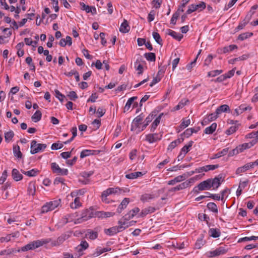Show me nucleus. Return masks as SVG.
<instances>
[{"mask_svg": "<svg viewBox=\"0 0 258 258\" xmlns=\"http://www.w3.org/2000/svg\"><path fill=\"white\" fill-rule=\"evenodd\" d=\"M144 115L143 113L140 114L139 115L137 116L136 117L134 118L133 120V123L137 127H138L139 124H140L141 121L143 120L144 118Z\"/></svg>", "mask_w": 258, "mask_h": 258, "instance_id": "nucleus-32", "label": "nucleus"}, {"mask_svg": "<svg viewBox=\"0 0 258 258\" xmlns=\"http://www.w3.org/2000/svg\"><path fill=\"white\" fill-rule=\"evenodd\" d=\"M138 99L137 96H134L128 99L125 105L124 108V112H125L126 111H128L131 106V105L133 103L134 101Z\"/></svg>", "mask_w": 258, "mask_h": 258, "instance_id": "nucleus-25", "label": "nucleus"}, {"mask_svg": "<svg viewBox=\"0 0 258 258\" xmlns=\"http://www.w3.org/2000/svg\"><path fill=\"white\" fill-rule=\"evenodd\" d=\"M180 14V13L179 12L176 11V12L175 13H174L172 15V17L170 20V23L172 24H173V25H175L176 20L178 19V17H179Z\"/></svg>", "mask_w": 258, "mask_h": 258, "instance_id": "nucleus-50", "label": "nucleus"}, {"mask_svg": "<svg viewBox=\"0 0 258 258\" xmlns=\"http://www.w3.org/2000/svg\"><path fill=\"white\" fill-rule=\"evenodd\" d=\"M167 34L172 36L175 39L180 41L183 37V35L170 29H168Z\"/></svg>", "mask_w": 258, "mask_h": 258, "instance_id": "nucleus-16", "label": "nucleus"}, {"mask_svg": "<svg viewBox=\"0 0 258 258\" xmlns=\"http://www.w3.org/2000/svg\"><path fill=\"white\" fill-rule=\"evenodd\" d=\"M229 151L228 148L223 149L221 151L218 152L214 155V157L213 158H219L223 156L226 155Z\"/></svg>", "mask_w": 258, "mask_h": 258, "instance_id": "nucleus-39", "label": "nucleus"}, {"mask_svg": "<svg viewBox=\"0 0 258 258\" xmlns=\"http://www.w3.org/2000/svg\"><path fill=\"white\" fill-rule=\"evenodd\" d=\"M149 97H150V95H145L141 99V100L140 101V108L138 109L137 110V111H136L137 113L138 112H139L140 111V110L141 109V107H142V106L143 105V103L146 102L149 98Z\"/></svg>", "mask_w": 258, "mask_h": 258, "instance_id": "nucleus-59", "label": "nucleus"}, {"mask_svg": "<svg viewBox=\"0 0 258 258\" xmlns=\"http://www.w3.org/2000/svg\"><path fill=\"white\" fill-rule=\"evenodd\" d=\"M42 116V113L40 110H37L35 113L32 116L31 119L35 122L39 121Z\"/></svg>", "mask_w": 258, "mask_h": 258, "instance_id": "nucleus-34", "label": "nucleus"}, {"mask_svg": "<svg viewBox=\"0 0 258 258\" xmlns=\"http://www.w3.org/2000/svg\"><path fill=\"white\" fill-rule=\"evenodd\" d=\"M253 35L252 32H245L240 34L238 37V39L243 41Z\"/></svg>", "mask_w": 258, "mask_h": 258, "instance_id": "nucleus-41", "label": "nucleus"}, {"mask_svg": "<svg viewBox=\"0 0 258 258\" xmlns=\"http://www.w3.org/2000/svg\"><path fill=\"white\" fill-rule=\"evenodd\" d=\"M187 185L188 183L186 182H183L180 184L177 185L174 187L171 188L169 190V191L170 192L176 191L179 190L180 189L185 188Z\"/></svg>", "mask_w": 258, "mask_h": 258, "instance_id": "nucleus-33", "label": "nucleus"}, {"mask_svg": "<svg viewBox=\"0 0 258 258\" xmlns=\"http://www.w3.org/2000/svg\"><path fill=\"white\" fill-rule=\"evenodd\" d=\"M142 61V58H138L135 62V68L137 71H138V74L141 75L143 72V67L141 63Z\"/></svg>", "mask_w": 258, "mask_h": 258, "instance_id": "nucleus-20", "label": "nucleus"}, {"mask_svg": "<svg viewBox=\"0 0 258 258\" xmlns=\"http://www.w3.org/2000/svg\"><path fill=\"white\" fill-rule=\"evenodd\" d=\"M122 192V189L119 188H109L106 190H104L102 194H120Z\"/></svg>", "mask_w": 258, "mask_h": 258, "instance_id": "nucleus-30", "label": "nucleus"}, {"mask_svg": "<svg viewBox=\"0 0 258 258\" xmlns=\"http://www.w3.org/2000/svg\"><path fill=\"white\" fill-rule=\"evenodd\" d=\"M237 128H238L237 126H236V125L231 126L228 130H227L226 131L225 133L227 135H230L234 133V132H235L236 131V130H237Z\"/></svg>", "mask_w": 258, "mask_h": 258, "instance_id": "nucleus-55", "label": "nucleus"}, {"mask_svg": "<svg viewBox=\"0 0 258 258\" xmlns=\"http://www.w3.org/2000/svg\"><path fill=\"white\" fill-rule=\"evenodd\" d=\"M163 113L160 114L153 121L151 127V131L154 132L160 122Z\"/></svg>", "mask_w": 258, "mask_h": 258, "instance_id": "nucleus-27", "label": "nucleus"}, {"mask_svg": "<svg viewBox=\"0 0 258 258\" xmlns=\"http://www.w3.org/2000/svg\"><path fill=\"white\" fill-rule=\"evenodd\" d=\"M92 217H94L93 209L91 208L89 209H85L82 211L81 217L75 220L74 223H81Z\"/></svg>", "mask_w": 258, "mask_h": 258, "instance_id": "nucleus-4", "label": "nucleus"}, {"mask_svg": "<svg viewBox=\"0 0 258 258\" xmlns=\"http://www.w3.org/2000/svg\"><path fill=\"white\" fill-rule=\"evenodd\" d=\"M193 144V141H189L187 145H186L182 147L180 152H182L184 155H186L189 151L190 148L192 147Z\"/></svg>", "mask_w": 258, "mask_h": 258, "instance_id": "nucleus-31", "label": "nucleus"}, {"mask_svg": "<svg viewBox=\"0 0 258 258\" xmlns=\"http://www.w3.org/2000/svg\"><path fill=\"white\" fill-rule=\"evenodd\" d=\"M216 127L217 123L215 122L213 123L210 126H208L205 129L204 133L206 134H212L215 132Z\"/></svg>", "mask_w": 258, "mask_h": 258, "instance_id": "nucleus-26", "label": "nucleus"}, {"mask_svg": "<svg viewBox=\"0 0 258 258\" xmlns=\"http://www.w3.org/2000/svg\"><path fill=\"white\" fill-rule=\"evenodd\" d=\"M201 51V50H200L196 58L194 59V61H191L190 63H189L186 65V68L188 70L190 71L195 66L197 58H198L199 55L200 54Z\"/></svg>", "mask_w": 258, "mask_h": 258, "instance_id": "nucleus-53", "label": "nucleus"}, {"mask_svg": "<svg viewBox=\"0 0 258 258\" xmlns=\"http://www.w3.org/2000/svg\"><path fill=\"white\" fill-rule=\"evenodd\" d=\"M258 240V236H252L249 237H245L243 238H241L238 240V242H243V241H250V240Z\"/></svg>", "mask_w": 258, "mask_h": 258, "instance_id": "nucleus-52", "label": "nucleus"}, {"mask_svg": "<svg viewBox=\"0 0 258 258\" xmlns=\"http://www.w3.org/2000/svg\"><path fill=\"white\" fill-rule=\"evenodd\" d=\"M47 145L45 144H39L35 140H32L31 143V151L32 154H35L38 152L43 151L46 148Z\"/></svg>", "mask_w": 258, "mask_h": 258, "instance_id": "nucleus-5", "label": "nucleus"}, {"mask_svg": "<svg viewBox=\"0 0 258 258\" xmlns=\"http://www.w3.org/2000/svg\"><path fill=\"white\" fill-rule=\"evenodd\" d=\"M223 72V70H214L208 73V77H214L216 76H218L221 74Z\"/></svg>", "mask_w": 258, "mask_h": 258, "instance_id": "nucleus-51", "label": "nucleus"}, {"mask_svg": "<svg viewBox=\"0 0 258 258\" xmlns=\"http://www.w3.org/2000/svg\"><path fill=\"white\" fill-rule=\"evenodd\" d=\"M134 221H128L126 220H123V218H121L118 222V227H120V231H123L125 229L129 227L131 225H132V223H134Z\"/></svg>", "mask_w": 258, "mask_h": 258, "instance_id": "nucleus-9", "label": "nucleus"}, {"mask_svg": "<svg viewBox=\"0 0 258 258\" xmlns=\"http://www.w3.org/2000/svg\"><path fill=\"white\" fill-rule=\"evenodd\" d=\"M68 96L69 97L70 99L73 101L76 100L78 98L77 93L73 91H70L68 94Z\"/></svg>", "mask_w": 258, "mask_h": 258, "instance_id": "nucleus-58", "label": "nucleus"}, {"mask_svg": "<svg viewBox=\"0 0 258 258\" xmlns=\"http://www.w3.org/2000/svg\"><path fill=\"white\" fill-rule=\"evenodd\" d=\"M162 3V0H153L152 4L156 9H159Z\"/></svg>", "mask_w": 258, "mask_h": 258, "instance_id": "nucleus-64", "label": "nucleus"}, {"mask_svg": "<svg viewBox=\"0 0 258 258\" xmlns=\"http://www.w3.org/2000/svg\"><path fill=\"white\" fill-rule=\"evenodd\" d=\"M80 5L81 7V10L83 11H85L86 13H89L91 11V7L86 5L84 3L80 2Z\"/></svg>", "mask_w": 258, "mask_h": 258, "instance_id": "nucleus-56", "label": "nucleus"}, {"mask_svg": "<svg viewBox=\"0 0 258 258\" xmlns=\"http://www.w3.org/2000/svg\"><path fill=\"white\" fill-rule=\"evenodd\" d=\"M144 56L147 60L150 61H155L156 60V55L153 52L145 53Z\"/></svg>", "mask_w": 258, "mask_h": 258, "instance_id": "nucleus-35", "label": "nucleus"}, {"mask_svg": "<svg viewBox=\"0 0 258 258\" xmlns=\"http://www.w3.org/2000/svg\"><path fill=\"white\" fill-rule=\"evenodd\" d=\"M227 252V250L222 247H220L215 250L210 251L206 252V255L208 257H214L221 254H224Z\"/></svg>", "mask_w": 258, "mask_h": 258, "instance_id": "nucleus-7", "label": "nucleus"}, {"mask_svg": "<svg viewBox=\"0 0 258 258\" xmlns=\"http://www.w3.org/2000/svg\"><path fill=\"white\" fill-rule=\"evenodd\" d=\"M207 208L211 211L217 213L218 208L217 205L214 203H209L207 204Z\"/></svg>", "mask_w": 258, "mask_h": 258, "instance_id": "nucleus-46", "label": "nucleus"}, {"mask_svg": "<svg viewBox=\"0 0 258 258\" xmlns=\"http://www.w3.org/2000/svg\"><path fill=\"white\" fill-rule=\"evenodd\" d=\"M110 250L111 248L109 247L101 248L100 247H98L92 254V256L93 257H96L105 252H108Z\"/></svg>", "mask_w": 258, "mask_h": 258, "instance_id": "nucleus-13", "label": "nucleus"}, {"mask_svg": "<svg viewBox=\"0 0 258 258\" xmlns=\"http://www.w3.org/2000/svg\"><path fill=\"white\" fill-rule=\"evenodd\" d=\"M184 140L183 138L181 139H178L172 142L168 146L167 148L168 150H172L173 149H174L178 144L182 143Z\"/></svg>", "mask_w": 258, "mask_h": 258, "instance_id": "nucleus-21", "label": "nucleus"}, {"mask_svg": "<svg viewBox=\"0 0 258 258\" xmlns=\"http://www.w3.org/2000/svg\"><path fill=\"white\" fill-rule=\"evenodd\" d=\"M88 247L89 244L86 241H82L81 243L76 247V249L78 252H81L86 249Z\"/></svg>", "mask_w": 258, "mask_h": 258, "instance_id": "nucleus-28", "label": "nucleus"}, {"mask_svg": "<svg viewBox=\"0 0 258 258\" xmlns=\"http://www.w3.org/2000/svg\"><path fill=\"white\" fill-rule=\"evenodd\" d=\"M120 229V227H119L118 226H116L107 229H105L104 232L106 234L108 235L112 236L116 234V233L119 232H121Z\"/></svg>", "mask_w": 258, "mask_h": 258, "instance_id": "nucleus-12", "label": "nucleus"}, {"mask_svg": "<svg viewBox=\"0 0 258 258\" xmlns=\"http://www.w3.org/2000/svg\"><path fill=\"white\" fill-rule=\"evenodd\" d=\"M156 209L153 207H148L143 209L141 212L139 214V216L141 217H144L150 213H153L156 211Z\"/></svg>", "mask_w": 258, "mask_h": 258, "instance_id": "nucleus-14", "label": "nucleus"}, {"mask_svg": "<svg viewBox=\"0 0 258 258\" xmlns=\"http://www.w3.org/2000/svg\"><path fill=\"white\" fill-rule=\"evenodd\" d=\"M55 93L56 94V97L58 98V99L62 102L64 99L66 98L65 96L62 95L58 90H55Z\"/></svg>", "mask_w": 258, "mask_h": 258, "instance_id": "nucleus-62", "label": "nucleus"}, {"mask_svg": "<svg viewBox=\"0 0 258 258\" xmlns=\"http://www.w3.org/2000/svg\"><path fill=\"white\" fill-rule=\"evenodd\" d=\"M218 117V115L217 114L216 112L215 113H212L210 114L206 118H205L203 121L202 122V124L204 125V123L205 122L206 123L212 121L213 120H215Z\"/></svg>", "mask_w": 258, "mask_h": 258, "instance_id": "nucleus-22", "label": "nucleus"}, {"mask_svg": "<svg viewBox=\"0 0 258 258\" xmlns=\"http://www.w3.org/2000/svg\"><path fill=\"white\" fill-rule=\"evenodd\" d=\"M15 250L16 249H5V250H2L0 252V255H5V254L10 255L13 252H17V251H15Z\"/></svg>", "mask_w": 258, "mask_h": 258, "instance_id": "nucleus-57", "label": "nucleus"}, {"mask_svg": "<svg viewBox=\"0 0 258 258\" xmlns=\"http://www.w3.org/2000/svg\"><path fill=\"white\" fill-rule=\"evenodd\" d=\"M14 237V235H12L11 234L7 235L6 237H2L0 238V242L3 243L5 242H8L11 240V237Z\"/></svg>", "mask_w": 258, "mask_h": 258, "instance_id": "nucleus-61", "label": "nucleus"}, {"mask_svg": "<svg viewBox=\"0 0 258 258\" xmlns=\"http://www.w3.org/2000/svg\"><path fill=\"white\" fill-rule=\"evenodd\" d=\"M51 168L53 173L60 175H67L68 174V170L67 169H61L58 165L55 162L51 164Z\"/></svg>", "mask_w": 258, "mask_h": 258, "instance_id": "nucleus-6", "label": "nucleus"}, {"mask_svg": "<svg viewBox=\"0 0 258 258\" xmlns=\"http://www.w3.org/2000/svg\"><path fill=\"white\" fill-rule=\"evenodd\" d=\"M247 185V181H242L239 183L238 188L237 189L236 194H241L243 189L245 188Z\"/></svg>", "mask_w": 258, "mask_h": 258, "instance_id": "nucleus-44", "label": "nucleus"}, {"mask_svg": "<svg viewBox=\"0 0 258 258\" xmlns=\"http://www.w3.org/2000/svg\"><path fill=\"white\" fill-rule=\"evenodd\" d=\"M13 151L15 157L18 159H20L22 157V154L20 151V147L18 145L14 146Z\"/></svg>", "mask_w": 258, "mask_h": 258, "instance_id": "nucleus-29", "label": "nucleus"}, {"mask_svg": "<svg viewBox=\"0 0 258 258\" xmlns=\"http://www.w3.org/2000/svg\"><path fill=\"white\" fill-rule=\"evenodd\" d=\"M237 48V46L236 45H230L229 46H227L223 48V49H222V52L223 53H226L230 52L234 50V49H236Z\"/></svg>", "mask_w": 258, "mask_h": 258, "instance_id": "nucleus-38", "label": "nucleus"}, {"mask_svg": "<svg viewBox=\"0 0 258 258\" xmlns=\"http://www.w3.org/2000/svg\"><path fill=\"white\" fill-rule=\"evenodd\" d=\"M188 102H189L188 100H185L184 101L182 100L181 101L179 102V103L178 104V105H177L176 106H175V107L174 108V110H179L180 109L182 108Z\"/></svg>", "mask_w": 258, "mask_h": 258, "instance_id": "nucleus-48", "label": "nucleus"}, {"mask_svg": "<svg viewBox=\"0 0 258 258\" xmlns=\"http://www.w3.org/2000/svg\"><path fill=\"white\" fill-rule=\"evenodd\" d=\"M130 27L128 24V22L126 20H124L123 22L120 25L119 31L120 32L125 33L130 31Z\"/></svg>", "mask_w": 258, "mask_h": 258, "instance_id": "nucleus-17", "label": "nucleus"}, {"mask_svg": "<svg viewBox=\"0 0 258 258\" xmlns=\"http://www.w3.org/2000/svg\"><path fill=\"white\" fill-rule=\"evenodd\" d=\"M100 151L98 150H84L81 152L80 158L82 159L90 155H96Z\"/></svg>", "mask_w": 258, "mask_h": 258, "instance_id": "nucleus-11", "label": "nucleus"}, {"mask_svg": "<svg viewBox=\"0 0 258 258\" xmlns=\"http://www.w3.org/2000/svg\"><path fill=\"white\" fill-rule=\"evenodd\" d=\"M14 133L12 131L5 133V139L6 142L9 143L14 137Z\"/></svg>", "mask_w": 258, "mask_h": 258, "instance_id": "nucleus-40", "label": "nucleus"}, {"mask_svg": "<svg viewBox=\"0 0 258 258\" xmlns=\"http://www.w3.org/2000/svg\"><path fill=\"white\" fill-rule=\"evenodd\" d=\"M63 147V144L59 143H54L52 144L51 148L52 150H58Z\"/></svg>", "mask_w": 258, "mask_h": 258, "instance_id": "nucleus-63", "label": "nucleus"}, {"mask_svg": "<svg viewBox=\"0 0 258 258\" xmlns=\"http://www.w3.org/2000/svg\"><path fill=\"white\" fill-rule=\"evenodd\" d=\"M257 140H253L249 143H243L238 146L240 152H242L245 149H249L253 146L256 142Z\"/></svg>", "mask_w": 258, "mask_h": 258, "instance_id": "nucleus-10", "label": "nucleus"}, {"mask_svg": "<svg viewBox=\"0 0 258 258\" xmlns=\"http://www.w3.org/2000/svg\"><path fill=\"white\" fill-rule=\"evenodd\" d=\"M230 111V108L228 105L224 104L218 107L216 110V113L218 115L223 112H226Z\"/></svg>", "mask_w": 258, "mask_h": 258, "instance_id": "nucleus-19", "label": "nucleus"}, {"mask_svg": "<svg viewBox=\"0 0 258 258\" xmlns=\"http://www.w3.org/2000/svg\"><path fill=\"white\" fill-rule=\"evenodd\" d=\"M219 167V165H208L205 166H203V168H204V171L205 172H207L209 170H213Z\"/></svg>", "mask_w": 258, "mask_h": 258, "instance_id": "nucleus-47", "label": "nucleus"}, {"mask_svg": "<svg viewBox=\"0 0 258 258\" xmlns=\"http://www.w3.org/2000/svg\"><path fill=\"white\" fill-rule=\"evenodd\" d=\"M46 241H45L43 239L41 240H37L35 241H33L29 242L27 245L22 247L21 249H16L15 251L20 252V251H26L30 250H34L37 248H38L44 244L46 243Z\"/></svg>", "mask_w": 258, "mask_h": 258, "instance_id": "nucleus-3", "label": "nucleus"}, {"mask_svg": "<svg viewBox=\"0 0 258 258\" xmlns=\"http://www.w3.org/2000/svg\"><path fill=\"white\" fill-rule=\"evenodd\" d=\"M152 35L156 42L161 46H162L163 44L162 39H161L159 34L157 32H153Z\"/></svg>", "mask_w": 258, "mask_h": 258, "instance_id": "nucleus-43", "label": "nucleus"}, {"mask_svg": "<svg viewBox=\"0 0 258 258\" xmlns=\"http://www.w3.org/2000/svg\"><path fill=\"white\" fill-rule=\"evenodd\" d=\"M60 200H59L54 201H52V202H50L48 203V205H49L50 210H53L55 208L58 207V206L60 204Z\"/></svg>", "mask_w": 258, "mask_h": 258, "instance_id": "nucleus-49", "label": "nucleus"}, {"mask_svg": "<svg viewBox=\"0 0 258 258\" xmlns=\"http://www.w3.org/2000/svg\"><path fill=\"white\" fill-rule=\"evenodd\" d=\"M223 181L222 176L221 175H219L214 178H209L201 182L197 186L195 187L194 190L196 191H197L198 190L201 191L210 189L214 190L220 186Z\"/></svg>", "mask_w": 258, "mask_h": 258, "instance_id": "nucleus-1", "label": "nucleus"}, {"mask_svg": "<svg viewBox=\"0 0 258 258\" xmlns=\"http://www.w3.org/2000/svg\"><path fill=\"white\" fill-rule=\"evenodd\" d=\"M86 237L91 240H94L98 237L97 231H93L90 229H88L85 235Z\"/></svg>", "mask_w": 258, "mask_h": 258, "instance_id": "nucleus-18", "label": "nucleus"}, {"mask_svg": "<svg viewBox=\"0 0 258 258\" xmlns=\"http://www.w3.org/2000/svg\"><path fill=\"white\" fill-rule=\"evenodd\" d=\"M82 206V204L80 202L79 198H76L74 200V202L72 203L71 204V208L72 209H77L80 207Z\"/></svg>", "mask_w": 258, "mask_h": 258, "instance_id": "nucleus-37", "label": "nucleus"}, {"mask_svg": "<svg viewBox=\"0 0 258 258\" xmlns=\"http://www.w3.org/2000/svg\"><path fill=\"white\" fill-rule=\"evenodd\" d=\"M66 235H61L58 237L57 239L53 242V244L54 246H57L61 244L66 240Z\"/></svg>", "mask_w": 258, "mask_h": 258, "instance_id": "nucleus-42", "label": "nucleus"}, {"mask_svg": "<svg viewBox=\"0 0 258 258\" xmlns=\"http://www.w3.org/2000/svg\"><path fill=\"white\" fill-rule=\"evenodd\" d=\"M190 0H182V4L178 7L177 11L180 13L184 11L183 8L185 7L186 5L189 2Z\"/></svg>", "mask_w": 258, "mask_h": 258, "instance_id": "nucleus-54", "label": "nucleus"}, {"mask_svg": "<svg viewBox=\"0 0 258 258\" xmlns=\"http://www.w3.org/2000/svg\"><path fill=\"white\" fill-rule=\"evenodd\" d=\"M167 196L160 197L159 195H142L140 200L143 203L156 202L157 209L162 206L166 203Z\"/></svg>", "mask_w": 258, "mask_h": 258, "instance_id": "nucleus-2", "label": "nucleus"}, {"mask_svg": "<svg viewBox=\"0 0 258 258\" xmlns=\"http://www.w3.org/2000/svg\"><path fill=\"white\" fill-rule=\"evenodd\" d=\"M130 202V199L128 198H124L120 205L118 206L116 212L118 213H120L122 212V210L126 208L127 205Z\"/></svg>", "mask_w": 258, "mask_h": 258, "instance_id": "nucleus-15", "label": "nucleus"}, {"mask_svg": "<svg viewBox=\"0 0 258 258\" xmlns=\"http://www.w3.org/2000/svg\"><path fill=\"white\" fill-rule=\"evenodd\" d=\"M28 191L29 194H34L35 192V186L34 183L31 182L29 183L28 187Z\"/></svg>", "mask_w": 258, "mask_h": 258, "instance_id": "nucleus-60", "label": "nucleus"}, {"mask_svg": "<svg viewBox=\"0 0 258 258\" xmlns=\"http://www.w3.org/2000/svg\"><path fill=\"white\" fill-rule=\"evenodd\" d=\"M190 123V119H185V118L182 119L181 123H180L179 127L180 130H183Z\"/></svg>", "mask_w": 258, "mask_h": 258, "instance_id": "nucleus-45", "label": "nucleus"}, {"mask_svg": "<svg viewBox=\"0 0 258 258\" xmlns=\"http://www.w3.org/2000/svg\"><path fill=\"white\" fill-rule=\"evenodd\" d=\"M12 175L15 181H19L23 178L22 175L17 169H13L12 172Z\"/></svg>", "mask_w": 258, "mask_h": 258, "instance_id": "nucleus-23", "label": "nucleus"}, {"mask_svg": "<svg viewBox=\"0 0 258 258\" xmlns=\"http://www.w3.org/2000/svg\"><path fill=\"white\" fill-rule=\"evenodd\" d=\"M21 171L22 173L29 177L36 176L39 172V170L37 169H33L28 171L22 170Z\"/></svg>", "mask_w": 258, "mask_h": 258, "instance_id": "nucleus-24", "label": "nucleus"}, {"mask_svg": "<svg viewBox=\"0 0 258 258\" xmlns=\"http://www.w3.org/2000/svg\"><path fill=\"white\" fill-rule=\"evenodd\" d=\"M209 232L210 235L214 238L219 237L220 235V231L218 229L211 228Z\"/></svg>", "mask_w": 258, "mask_h": 258, "instance_id": "nucleus-36", "label": "nucleus"}, {"mask_svg": "<svg viewBox=\"0 0 258 258\" xmlns=\"http://www.w3.org/2000/svg\"><path fill=\"white\" fill-rule=\"evenodd\" d=\"M162 135L158 134H149L146 135V140L150 143H153L161 139Z\"/></svg>", "mask_w": 258, "mask_h": 258, "instance_id": "nucleus-8", "label": "nucleus"}]
</instances>
